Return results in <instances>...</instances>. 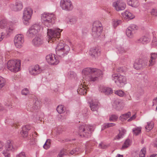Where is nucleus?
<instances>
[{
    "label": "nucleus",
    "mask_w": 157,
    "mask_h": 157,
    "mask_svg": "<svg viewBox=\"0 0 157 157\" xmlns=\"http://www.w3.org/2000/svg\"><path fill=\"white\" fill-rule=\"evenodd\" d=\"M83 78L88 82H95L102 74V71L99 69L87 67L82 71Z\"/></svg>",
    "instance_id": "1"
},
{
    "label": "nucleus",
    "mask_w": 157,
    "mask_h": 157,
    "mask_svg": "<svg viewBox=\"0 0 157 157\" xmlns=\"http://www.w3.org/2000/svg\"><path fill=\"white\" fill-rule=\"evenodd\" d=\"M56 17L52 13H44L41 15V20L45 26L49 27L55 22Z\"/></svg>",
    "instance_id": "2"
},
{
    "label": "nucleus",
    "mask_w": 157,
    "mask_h": 157,
    "mask_svg": "<svg viewBox=\"0 0 157 157\" xmlns=\"http://www.w3.org/2000/svg\"><path fill=\"white\" fill-rule=\"evenodd\" d=\"M94 130L93 127L89 125L83 124L79 127V134L81 136L88 137L91 136Z\"/></svg>",
    "instance_id": "3"
},
{
    "label": "nucleus",
    "mask_w": 157,
    "mask_h": 157,
    "mask_svg": "<svg viewBox=\"0 0 157 157\" xmlns=\"http://www.w3.org/2000/svg\"><path fill=\"white\" fill-rule=\"evenodd\" d=\"M70 50V48L68 45L61 42L57 45L56 49V54L61 57L67 55Z\"/></svg>",
    "instance_id": "4"
},
{
    "label": "nucleus",
    "mask_w": 157,
    "mask_h": 157,
    "mask_svg": "<svg viewBox=\"0 0 157 157\" xmlns=\"http://www.w3.org/2000/svg\"><path fill=\"white\" fill-rule=\"evenodd\" d=\"M112 80L114 81L117 86L122 87L127 83V78L123 75L114 74L112 75Z\"/></svg>",
    "instance_id": "5"
},
{
    "label": "nucleus",
    "mask_w": 157,
    "mask_h": 157,
    "mask_svg": "<svg viewBox=\"0 0 157 157\" xmlns=\"http://www.w3.org/2000/svg\"><path fill=\"white\" fill-rule=\"evenodd\" d=\"M21 62L19 60H9L7 65V68L10 71L13 72H16L20 70Z\"/></svg>",
    "instance_id": "6"
},
{
    "label": "nucleus",
    "mask_w": 157,
    "mask_h": 157,
    "mask_svg": "<svg viewBox=\"0 0 157 157\" xmlns=\"http://www.w3.org/2000/svg\"><path fill=\"white\" fill-rule=\"evenodd\" d=\"M61 31L62 30L59 28L54 29H48L47 36L49 38V42H53L56 38H59Z\"/></svg>",
    "instance_id": "7"
},
{
    "label": "nucleus",
    "mask_w": 157,
    "mask_h": 157,
    "mask_svg": "<svg viewBox=\"0 0 157 157\" xmlns=\"http://www.w3.org/2000/svg\"><path fill=\"white\" fill-rule=\"evenodd\" d=\"M92 29V35L94 37H98L100 36L102 32L103 28L101 22L95 21L93 24Z\"/></svg>",
    "instance_id": "8"
},
{
    "label": "nucleus",
    "mask_w": 157,
    "mask_h": 157,
    "mask_svg": "<svg viewBox=\"0 0 157 157\" xmlns=\"http://www.w3.org/2000/svg\"><path fill=\"white\" fill-rule=\"evenodd\" d=\"M40 26L38 24L33 25L27 31V33L28 36L30 37H33L40 31Z\"/></svg>",
    "instance_id": "9"
},
{
    "label": "nucleus",
    "mask_w": 157,
    "mask_h": 157,
    "mask_svg": "<svg viewBox=\"0 0 157 157\" xmlns=\"http://www.w3.org/2000/svg\"><path fill=\"white\" fill-rule=\"evenodd\" d=\"M33 13V10L29 7L24 9L23 11L22 19L23 21L28 22L31 18Z\"/></svg>",
    "instance_id": "10"
},
{
    "label": "nucleus",
    "mask_w": 157,
    "mask_h": 157,
    "mask_svg": "<svg viewBox=\"0 0 157 157\" xmlns=\"http://www.w3.org/2000/svg\"><path fill=\"white\" fill-rule=\"evenodd\" d=\"M60 6L63 10L67 11L71 10L73 8L72 2L70 0H61Z\"/></svg>",
    "instance_id": "11"
},
{
    "label": "nucleus",
    "mask_w": 157,
    "mask_h": 157,
    "mask_svg": "<svg viewBox=\"0 0 157 157\" xmlns=\"http://www.w3.org/2000/svg\"><path fill=\"white\" fill-rule=\"evenodd\" d=\"M24 41V36L22 34H17L14 37V43L15 46L17 48H21Z\"/></svg>",
    "instance_id": "12"
},
{
    "label": "nucleus",
    "mask_w": 157,
    "mask_h": 157,
    "mask_svg": "<svg viewBox=\"0 0 157 157\" xmlns=\"http://www.w3.org/2000/svg\"><path fill=\"white\" fill-rule=\"evenodd\" d=\"M29 70L30 74L34 76L37 75L43 71L42 68L38 64L30 67Z\"/></svg>",
    "instance_id": "13"
},
{
    "label": "nucleus",
    "mask_w": 157,
    "mask_h": 157,
    "mask_svg": "<svg viewBox=\"0 0 157 157\" xmlns=\"http://www.w3.org/2000/svg\"><path fill=\"white\" fill-rule=\"evenodd\" d=\"M113 6L117 11L123 10L126 7L125 3L121 0H118L114 2Z\"/></svg>",
    "instance_id": "14"
},
{
    "label": "nucleus",
    "mask_w": 157,
    "mask_h": 157,
    "mask_svg": "<svg viewBox=\"0 0 157 157\" xmlns=\"http://www.w3.org/2000/svg\"><path fill=\"white\" fill-rule=\"evenodd\" d=\"M46 59L48 63L51 65H57L59 62L54 54H50L47 55Z\"/></svg>",
    "instance_id": "15"
},
{
    "label": "nucleus",
    "mask_w": 157,
    "mask_h": 157,
    "mask_svg": "<svg viewBox=\"0 0 157 157\" xmlns=\"http://www.w3.org/2000/svg\"><path fill=\"white\" fill-rule=\"evenodd\" d=\"M6 150L8 151H14L17 148L16 144L12 140H9L7 141L5 145Z\"/></svg>",
    "instance_id": "16"
},
{
    "label": "nucleus",
    "mask_w": 157,
    "mask_h": 157,
    "mask_svg": "<svg viewBox=\"0 0 157 157\" xmlns=\"http://www.w3.org/2000/svg\"><path fill=\"white\" fill-rule=\"evenodd\" d=\"M137 29L136 26L134 24L130 25L126 30V33L128 37L132 38L133 37V34Z\"/></svg>",
    "instance_id": "17"
},
{
    "label": "nucleus",
    "mask_w": 157,
    "mask_h": 157,
    "mask_svg": "<svg viewBox=\"0 0 157 157\" xmlns=\"http://www.w3.org/2000/svg\"><path fill=\"white\" fill-rule=\"evenodd\" d=\"M9 6L12 10L15 12L21 10L23 7L22 3L20 2H16L15 5L11 4Z\"/></svg>",
    "instance_id": "18"
},
{
    "label": "nucleus",
    "mask_w": 157,
    "mask_h": 157,
    "mask_svg": "<svg viewBox=\"0 0 157 157\" xmlns=\"http://www.w3.org/2000/svg\"><path fill=\"white\" fill-rule=\"evenodd\" d=\"M44 41L42 38L39 36H36L32 40V43L36 47H39L41 45Z\"/></svg>",
    "instance_id": "19"
},
{
    "label": "nucleus",
    "mask_w": 157,
    "mask_h": 157,
    "mask_svg": "<svg viewBox=\"0 0 157 157\" xmlns=\"http://www.w3.org/2000/svg\"><path fill=\"white\" fill-rule=\"evenodd\" d=\"M83 80L82 81V83L80 86L79 87L77 90V92L78 94L81 95H84L85 94L87 91V89L88 88L86 86V84H85V81L83 82Z\"/></svg>",
    "instance_id": "20"
},
{
    "label": "nucleus",
    "mask_w": 157,
    "mask_h": 157,
    "mask_svg": "<svg viewBox=\"0 0 157 157\" xmlns=\"http://www.w3.org/2000/svg\"><path fill=\"white\" fill-rule=\"evenodd\" d=\"M145 66V64L143 59H138L135 62L134 66L136 69H139L142 68Z\"/></svg>",
    "instance_id": "21"
},
{
    "label": "nucleus",
    "mask_w": 157,
    "mask_h": 157,
    "mask_svg": "<svg viewBox=\"0 0 157 157\" xmlns=\"http://www.w3.org/2000/svg\"><path fill=\"white\" fill-rule=\"evenodd\" d=\"M122 15L124 20L128 21L132 19L135 17V16L134 14L127 10L122 13Z\"/></svg>",
    "instance_id": "22"
},
{
    "label": "nucleus",
    "mask_w": 157,
    "mask_h": 157,
    "mask_svg": "<svg viewBox=\"0 0 157 157\" xmlns=\"http://www.w3.org/2000/svg\"><path fill=\"white\" fill-rule=\"evenodd\" d=\"M89 54L92 57H97L100 55V51L98 47H93L90 48Z\"/></svg>",
    "instance_id": "23"
},
{
    "label": "nucleus",
    "mask_w": 157,
    "mask_h": 157,
    "mask_svg": "<svg viewBox=\"0 0 157 157\" xmlns=\"http://www.w3.org/2000/svg\"><path fill=\"white\" fill-rule=\"evenodd\" d=\"M30 129L31 127L29 125L23 126L20 132L21 135L24 138L26 137L28 135V131L30 130Z\"/></svg>",
    "instance_id": "24"
},
{
    "label": "nucleus",
    "mask_w": 157,
    "mask_h": 157,
    "mask_svg": "<svg viewBox=\"0 0 157 157\" xmlns=\"http://www.w3.org/2000/svg\"><path fill=\"white\" fill-rule=\"evenodd\" d=\"M150 59L149 61V66L153 65L155 63V60L157 58V54L155 53H152L150 54Z\"/></svg>",
    "instance_id": "25"
},
{
    "label": "nucleus",
    "mask_w": 157,
    "mask_h": 157,
    "mask_svg": "<svg viewBox=\"0 0 157 157\" xmlns=\"http://www.w3.org/2000/svg\"><path fill=\"white\" fill-rule=\"evenodd\" d=\"M113 106L114 108L117 110H121L123 107L122 103L119 100H116L113 103Z\"/></svg>",
    "instance_id": "26"
},
{
    "label": "nucleus",
    "mask_w": 157,
    "mask_h": 157,
    "mask_svg": "<svg viewBox=\"0 0 157 157\" xmlns=\"http://www.w3.org/2000/svg\"><path fill=\"white\" fill-rule=\"evenodd\" d=\"M100 91L104 93L105 94L109 95L113 92V90L111 88L105 87H101L99 88Z\"/></svg>",
    "instance_id": "27"
},
{
    "label": "nucleus",
    "mask_w": 157,
    "mask_h": 157,
    "mask_svg": "<svg viewBox=\"0 0 157 157\" xmlns=\"http://www.w3.org/2000/svg\"><path fill=\"white\" fill-rule=\"evenodd\" d=\"M150 41V38L147 36H144L137 40L136 42L137 43H141L143 44H146L149 43Z\"/></svg>",
    "instance_id": "28"
},
{
    "label": "nucleus",
    "mask_w": 157,
    "mask_h": 157,
    "mask_svg": "<svg viewBox=\"0 0 157 157\" xmlns=\"http://www.w3.org/2000/svg\"><path fill=\"white\" fill-rule=\"evenodd\" d=\"M90 107L92 111H96L98 108V103L96 101H92L90 103Z\"/></svg>",
    "instance_id": "29"
},
{
    "label": "nucleus",
    "mask_w": 157,
    "mask_h": 157,
    "mask_svg": "<svg viewBox=\"0 0 157 157\" xmlns=\"http://www.w3.org/2000/svg\"><path fill=\"white\" fill-rule=\"evenodd\" d=\"M128 4L133 7H136L139 5L138 0H127Z\"/></svg>",
    "instance_id": "30"
},
{
    "label": "nucleus",
    "mask_w": 157,
    "mask_h": 157,
    "mask_svg": "<svg viewBox=\"0 0 157 157\" xmlns=\"http://www.w3.org/2000/svg\"><path fill=\"white\" fill-rule=\"evenodd\" d=\"M8 25V22L6 20L3 19L0 21V29H6Z\"/></svg>",
    "instance_id": "31"
},
{
    "label": "nucleus",
    "mask_w": 157,
    "mask_h": 157,
    "mask_svg": "<svg viewBox=\"0 0 157 157\" xmlns=\"http://www.w3.org/2000/svg\"><path fill=\"white\" fill-rule=\"evenodd\" d=\"M131 116L130 112L121 115L119 117V119L121 121H124L128 118Z\"/></svg>",
    "instance_id": "32"
},
{
    "label": "nucleus",
    "mask_w": 157,
    "mask_h": 157,
    "mask_svg": "<svg viewBox=\"0 0 157 157\" xmlns=\"http://www.w3.org/2000/svg\"><path fill=\"white\" fill-rule=\"evenodd\" d=\"M117 52L119 54H123L126 53L128 51V49L124 47L120 46L117 48Z\"/></svg>",
    "instance_id": "33"
},
{
    "label": "nucleus",
    "mask_w": 157,
    "mask_h": 157,
    "mask_svg": "<svg viewBox=\"0 0 157 157\" xmlns=\"http://www.w3.org/2000/svg\"><path fill=\"white\" fill-rule=\"evenodd\" d=\"M121 22L122 21L121 20L117 19H113L112 20V25L114 28H115L118 25L121 24Z\"/></svg>",
    "instance_id": "34"
},
{
    "label": "nucleus",
    "mask_w": 157,
    "mask_h": 157,
    "mask_svg": "<svg viewBox=\"0 0 157 157\" xmlns=\"http://www.w3.org/2000/svg\"><path fill=\"white\" fill-rule=\"evenodd\" d=\"M147 125L145 126V128L147 132H148L153 127L154 123L153 122L151 121L147 123Z\"/></svg>",
    "instance_id": "35"
},
{
    "label": "nucleus",
    "mask_w": 157,
    "mask_h": 157,
    "mask_svg": "<svg viewBox=\"0 0 157 157\" xmlns=\"http://www.w3.org/2000/svg\"><path fill=\"white\" fill-rule=\"evenodd\" d=\"M77 21V18L75 17H73L69 18L67 21V22L71 25L75 24Z\"/></svg>",
    "instance_id": "36"
},
{
    "label": "nucleus",
    "mask_w": 157,
    "mask_h": 157,
    "mask_svg": "<svg viewBox=\"0 0 157 157\" xmlns=\"http://www.w3.org/2000/svg\"><path fill=\"white\" fill-rule=\"evenodd\" d=\"M39 103L38 101H36L34 103L31 108V110L33 111H36L40 108Z\"/></svg>",
    "instance_id": "37"
},
{
    "label": "nucleus",
    "mask_w": 157,
    "mask_h": 157,
    "mask_svg": "<svg viewBox=\"0 0 157 157\" xmlns=\"http://www.w3.org/2000/svg\"><path fill=\"white\" fill-rule=\"evenodd\" d=\"M141 127H136L133 128L132 129L133 133L136 136L138 135L141 133Z\"/></svg>",
    "instance_id": "38"
},
{
    "label": "nucleus",
    "mask_w": 157,
    "mask_h": 157,
    "mask_svg": "<svg viewBox=\"0 0 157 157\" xmlns=\"http://www.w3.org/2000/svg\"><path fill=\"white\" fill-rule=\"evenodd\" d=\"M153 38L152 41V45L155 47L157 46V38L155 36L156 34L154 32L152 33Z\"/></svg>",
    "instance_id": "39"
},
{
    "label": "nucleus",
    "mask_w": 157,
    "mask_h": 157,
    "mask_svg": "<svg viewBox=\"0 0 157 157\" xmlns=\"http://www.w3.org/2000/svg\"><path fill=\"white\" fill-rule=\"evenodd\" d=\"M6 36H9L13 33L14 28L12 27H10L9 28H6Z\"/></svg>",
    "instance_id": "40"
},
{
    "label": "nucleus",
    "mask_w": 157,
    "mask_h": 157,
    "mask_svg": "<svg viewBox=\"0 0 157 157\" xmlns=\"http://www.w3.org/2000/svg\"><path fill=\"white\" fill-rule=\"evenodd\" d=\"M51 145V140L48 139L43 146V147L45 149H48L50 148Z\"/></svg>",
    "instance_id": "41"
},
{
    "label": "nucleus",
    "mask_w": 157,
    "mask_h": 157,
    "mask_svg": "<svg viewBox=\"0 0 157 157\" xmlns=\"http://www.w3.org/2000/svg\"><path fill=\"white\" fill-rule=\"evenodd\" d=\"M56 110L59 113H62L64 112L65 108L62 105H59L57 107Z\"/></svg>",
    "instance_id": "42"
},
{
    "label": "nucleus",
    "mask_w": 157,
    "mask_h": 157,
    "mask_svg": "<svg viewBox=\"0 0 157 157\" xmlns=\"http://www.w3.org/2000/svg\"><path fill=\"white\" fill-rule=\"evenodd\" d=\"M130 145V144L129 140L128 139H127L123 145L122 148L123 149H125L127 148Z\"/></svg>",
    "instance_id": "43"
},
{
    "label": "nucleus",
    "mask_w": 157,
    "mask_h": 157,
    "mask_svg": "<svg viewBox=\"0 0 157 157\" xmlns=\"http://www.w3.org/2000/svg\"><path fill=\"white\" fill-rule=\"evenodd\" d=\"M118 117L117 115L112 114L110 116L109 120L110 121H117Z\"/></svg>",
    "instance_id": "44"
},
{
    "label": "nucleus",
    "mask_w": 157,
    "mask_h": 157,
    "mask_svg": "<svg viewBox=\"0 0 157 157\" xmlns=\"http://www.w3.org/2000/svg\"><path fill=\"white\" fill-rule=\"evenodd\" d=\"M5 79L0 76V90L5 86Z\"/></svg>",
    "instance_id": "45"
},
{
    "label": "nucleus",
    "mask_w": 157,
    "mask_h": 157,
    "mask_svg": "<svg viewBox=\"0 0 157 157\" xmlns=\"http://www.w3.org/2000/svg\"><path fill=\"white\" fill-rule=\"evenodd\" d=\"M115 93L120 97H123L124 95V93L122 90H116L115 92Z\"/></svg>",
    "instance_id": "46"
},
{
    "label": "nucleus",
    "mask_w": 157,
    "mask_h": 157,
    "mask_svg": "<svg viewBox=\"0 0 157 157\" xmlns=\"http://www.w3.org/2000/svg\"><path fill=\"white\" fill-rule=\"evenodd\" d=\"M115 125V124L113 123H107L104 124L103 125V126L104 127V128H105L114 126Z\"/></svg>",
    "instance_id": "47"
},
{
    "label": "nucleus",
    "mask_w": 157,
    "mask_h": 157,
    "mask_svg": "<svg viewBox=\"0 0 157 157\" xmlns=\"http://www.w3.org/2000/svg\"><path fill=\"white\" fill-rule=\"evenodd\" d=\"M146 152V149L145 148H143L140 152L139 157H145V155Z\"/></svg>",
    "instance_id": "48"
},
{
    "label": "nucleus",
    "mask_w": 157,
    "mask_h": 157,
    "mask_svg": "<svg viewBox=\"0 0 157 157\" xmlns=\"http://www.w3.org/2000/svg\"><path fill=\"white\" fill-rule=\"evenodd\" d=\"M124 134L120 131L119 133L115 137L114 139L115 140H119L120 139L122 138Z\"/></svg>",
    "instance_id": "49"
},
{
    "label": "nucleus",
    "mask_w": 157,
    "mask_h": 157,
    "mask_svg": "<svg viewBox=\"0 0 157 157\" xmlns=\"http://www.w3.org/2000/svg\"><path fill=\"white\" fill-rule=\"evenodd\" d=\"M21 93L22 95H27L29 94V90L27 88L24 89L22 90Z\"/></svg>",
    "instance_id": "50"
},
{
    "label": "nucleus",
    "mask_w": 157,
    "mask_h": 157,
    "mask_svg": "<svg viewBox=\"0 0 157 157\" xmlns=\"http://www.w3.org/2000/svg\"><path fill=\"white\" fill-rule=\"evenodd\" d=\"M151 14L154 16H157V10L154 9H152L151 12Z\"/></svg>",
    "instance_id": "51"
},
{
    "label": "nucleus",
    "mask_w": 157,
    "mask_h": 157,
    "mask_svg": "<svg viewBox=\"0 0 157 157\" xmlns=\"http://www.w3.org/2000/svg\"><path fill=\"white\" fill-rule=\"evenodd\" d=\"M117 71L119 73H121L124 72V68L123 67H119L117 69Z\"/></svg>",
    "instance_id": "52"
},
{
    "label": "nucleus",
    "mask_w": 157,
    "mask_h": 157,
    "mask_svg": "<svg viewBox=\"0 0 157 157\" xmlns=\"http://www.w3.org/2000/svg\"><path fill=\"white\" fill-rule=\"evenodd\" d=\"M3 59V56L0 54V60H1L0 63V70H1L3 67V65L2 63V60Z\"/></svg>",
    "instance_id": "53"
},
{
    "label": "nucleus",
    "mask_w": 157,
    "mask_h": 157,
    "mask_svg": "<svg viewBox=\"0 0 157 157\" xmlns=\"http://www.w3.org/2000/svg\"><path fill=\"white\" fill-rule=\"evenodd\" d=\"M17 157H26L24 152H21L17 155Z\"/></svg>",
    "instance_id": "54"
},
{
    "label": "nucleus",
    "mask_w": 157,
    "mask_h": 157,
    "mask_svg": "<svg viewBox=\"0 0 157 157\" xmlns=\"http://www.w3.org/2000/svg\"><path fill=\"white\" fill-rule=\"evenodd\" d=\"M136 117V114L133 115L132 117L128 120V121L130 122L134 120Z\"/></svg>",
    "instance_id": "55"
},
{
    "label": "nucleus",
    "mask_w": 157,
    "mask_h": 157,
    "mask_svg": "<svg viewBox=\"0 0 157 157\" xmlns=\"http://www.w3.org/2000/svg\"><path fill=\"white\" fill-rule=\"evenodd\" d=\"M65 154L64 152V150L61 151L58 154L57 157H63Z\"/></svg>",
    "instance_id": "56"
},
{
    "label": "nucleus",
    "mask_w": 157,
    "mask_h": 157,
    "mask_svg": "<svg viewBox=\"0 0 157 157\" xmlns=\"http://www.w3.org/2000/svg\"><path fill=\"white\" fill-rule=\"evenodd\" d=\"M5 33L4 32H2L1 33V37H0V42L4 38Z\"/></svg>",
    "instance_id": "57"
},
{
    "label": "nucleus",
    "mask_w": 157,
    "mask_h": 157,
    "mask_svg": "<svg viewBox=\"0 0 157 157\" xmlns=\"http://www.w3.org/2000/svg\"><path fill=\"white\" fill-rule=\"evenodd\" d=\"M3 147V144L0 141V151L2 150Z\"/></svg>",
    "instance_id": "58"
},
{
    "label": "nucleus",
    "mask_w": 157,
    "mask_h": 157,
    "mask_svg": "<svg viewBox=\"0 0 157 157\" xmlns=\"http://www.w3.org/2000/svg\"><path fill=\"white\" fill-rule=\"evenodd\" d=\"M3 154H4L5 157H10V155L9 153H5L4 151L3 152Z\"/></svg>",
    "instance_id": "59"
},
{
    "label": "nucleus",
    "mask_w": 157,
    "mask_h": 157,
    "mask_svg": "<svg viewBox=\"0 0 157 157\" xmlns=\"http://www.w3.org/2000/svg\"><path fill=\"white\" fill-rule=\"evenodd\" d=\"M99 147L100 148L104 149V145L102 143H100L99 145Z\"/></svg>",
    "instance_id": "60"
},
{
    "label": "nucleus",
    "mask_w": 157,
    "mask_h": 157,
    "mask_svg": "<svg viewBox=\"0 0 157 157\" xmlns=\"http://www.w3.org/2000/svg\"><path fill=\"white\" fill-rule=\"evenodd\" d=\"M154 146L155 147H157V138L155 140L154 142Z\"/></svg>",
    "instance_id": "61"
},
{
    "label": "nucleus",
    "mask_w": 157,
    "mask_h": 157,
    "mask_svg": "<svg viewBox=\"0 0 157 157\" xmlns=\"http://www.w3.org/2000/svg\"><path fill=\"white\" fill-rule=\"evenodd\" d=\"M120 131L123 132V133L125 134L126 131V130L123 128H121V130H120Z\"/></svg>",
    "instance_id": "62"
},
{
    "label": "nucleus",
    "mask_w": 157,
    "mask_h": 157,
    "mask_svg": "<svg viewBox=\"0 0 157 157\" xmlns=\"http://www.w3.org/2000/svg\"><path fill=\"white\" fill-rule=\"evenodd\" d=\"M77 151V150L75 149H73L71 151L70 153L71 155L75 153Z\"/></svg>",
    "instance_id": "63"
},
{
    "label": "nucleus",
    "mask_w": 157,
    "mask_h": 157,
    "mask_svg": "<svg viewBox=\"0 0 157 157\" xmlns=\"http://www.w3.org/2000/svg\"><path fill=\"white\" fill-rule=\"evenodd\" d=\"M116 157H123V155H121L119 154H117Z\"/></svg>",
    "instance_id": "64"
}]
</instances>
